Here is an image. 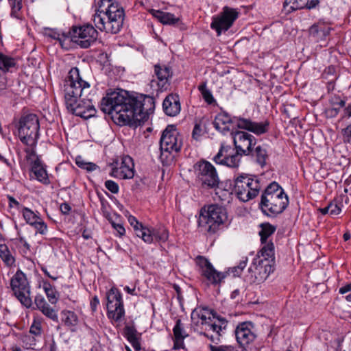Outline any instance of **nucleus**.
<instances>
[{"label": "nucleus", "instance_id": "1", "mask_svg": "<svg viewBox=\"0 0 351 351\" xmlns=\"http://www.w3.org/2000/svg\"><path fill=\"white\" fill-rule=\"evenodd\" d=\"M101 110L121 125L137 127L146 121L155 108L154 99L144 95H130L124 90L108 93L101 101Z\"/></svg>", "mask_w": 351, "mask_h": 351}, {"label": "nucleus", "instance_id": "2", "mask_svg": "<svg viewBox=\"0 0 351 351\" xmlns=\"http://www.w3.org/2000/svg\"><path fill=\"white\" fill-rule=\"evenodd\" d=\"M62 90L66 108L70 112L84 119L95 115L97 110L93 104V88L82 79L77 67L69 71Z\"/></svg>", "mask_w": 351, "mask_h": 351}, {"label": "nucleus", "instance_id": "3", "mask_svg": "<svg viewBox=\"0 0 351 351\" xmlns=\"http://www.w3.org/2000/svg\"><path fill=\"white\" fill-rule=\"evenodd\" d=\"M231 134L233 136L235 149L230 145L221 143L213 160L217 164L236 168L239 165L242 155H250L251 149L256 144V139L253 135L245 132L236 131Z\"/></svg>", "mask_w": 351, "mask_h": 351}, {"label": "nucleus", "instance_id": "4", "mask_svg": "<svg viewBox=\"0 0 351 351\" xmlns=\"http://www.w3.org/2000/svg\"><path fill=\"white\" fill-rule=\"evenodd\" d=\"M93 22L101 32L117 34L123 27L125 12L121 5L115 0L96 1Z\"/></svg>", "mask_w": 351, "mask_h": 351}, {"label": "nucleus", "instance_id": "5", "mask_svg": "<svg viewBox=\"0 0 351 351\" xmlns=\"http://www.w3.org/2000/svg\"><path fill=\"white\" fill-rule=\"evenodd\" d=\"M289 205V198L283 189L276 182L270 183L261 195L259 208L269 217L282 213Z\"/></svg>", "mask_w": 351, "mask_h": 351}, {"label": "nucleus", "instance_id": "6", "mask_svg": "<svg viewBox=\"0 0 351 351\" xmlns=\"http://www.w3.org/2000/svg\"><path fill=\"white\" fill-rule=\"evenodd\" d=\"M214 127L218 131L225 133L230 130V127L234 129L246 130L257 135L263 134L268 131L269 122L265 121L263 122H254L250 119H245L241 117H231L226 112L218 113L213 121Z\"/></svg>", "mask_w": 351, "mask_h": 351}, {"label": "nucleus", "instance_id": "7", "mask_svg": "<svg viewBox=\"0 0 351 351\" xmlns=\"http://www.w3.org/2000/svg\"><path fill=\"white\" fill-rule=\"evenodd\" d=\"M227 222L228 215L226 208L217 204L202 208L197 220L201 231L210 234L216 233L223 226L226 225Z\"/></svg>", "mask_w": 351, "mask_h": 351}, {"label": "nucleus", "instance_id": "8", "mask_svg": "<svg viewBox=\"0 0 351 351\" xmlns=\"http://www.w3.org/2000/svg\"><path fill=\"white\" fill-rule=\"evenodd\" d=\"M182 145V136L175 125H169L163 131L160 140V160L165 165H169Z\"/></svg>", "mask_w": 351, "mask_h": 351}, {"label": "nucleus", "instance_id": "9", "mask_svg": "<svg viewBox=\"0 0 351 351\" xmlns=\"http://www.w3.org/2000/svg\"><path fill=\"white\" fill-rule=\"evenodd\" d=\"M21 141L28 147H36L39 138L40 123L36 114H23L17 125Z\"/></svg>", "mask_w": 351, "mask_h": 351}, {"label": "nucleus", "instance_id": "10", "mask_svg": "<svg viewBox=\"0 0 351 351\" xmlns=\"http://www.w3.org/2000/svg\"><path fill=\"white\" fill-rule=\"evenodd\" d=\"M261 185L257 179L242 174L234 179V191L242 202L252 199L259 193Z\"/></svg>", "mask_w": 351, "mask_h": 351}, {"label": "nucleus", "instance_id": "11", "mask_svg": "<svg viewBox=\"0 0 351 351\" xmlns=\"http://www.w3.org/2000/svg\"><path fill=\"white\" fill-rule=\"evenodd\" d=\"M196 182L205 189H215L219 184V178L215 167L209 162L200 161L194 165Z\"/></svg>", "mask_w": 351, "mask_h": 351}, {"label": "nucleus", "instance_id": "12", "mask_svg": "<svg viewBox=\"0 0 351 351\" xmlns=\"http://www.w3.org/2000/svg\"><path fill=\"white\" fill-rule=\"evenodd\" d=\"M10 287L14 295L27 308L31 307L30 286L26 275L20 269L17 270L10 280Z\"/></svg>", "mask_w": 351, "mask_h": 351}, {"label": "nucleus", "instance_id": "13", "mask_svg": "<svg viewBox=\"0 0 351 351\" xmlns=\"http://www.w3.org/2000/svg\"><path fill=\"white\" fill-rule=\"evenodd\" d=\"M70 34V41L84 49L89 47L96 40L98 34L94 27L89 24L73 27Z\"/></svg>", "mask_w": 351, "mask_h": 351}, {"label": "nucleus", "instance_id": "14", "mask_svg": "<svg viewBox=\"0 0 351 351\" xmlns=\"http://www.w3.org/2000/svg\"><path fill=\"white\" fill-rule=\"evenodd\" d=\"M238 16L239 12L235 9L226 6L219 14L213 17L210 28L219 36L232 27Z\"/></svg>", "mask_w": 351, "mask_h": 351}, {"label": "nucleus", "instance_id": "15", "mask_svg": "<svg viewBox=\"0 0 351 351\" xmlns=\"http://www.w3.org/2000/svg\"><path fill=\"white\" fill-rule=\"evenodd\" d=\"M107 314L109 318L119 322L125 315L122 295L118 289L112 287L106 293Z\"/></svg>", "mask_w": 351, "mask_h": 351}, {"label": "nucleus", "instance_id": "16", "mask_svg": "<svg viewBox=\"0 0 351 351\" xmlns=\"http://www.w3.org/2000/svg\"><path fill=\"white\" fill-rule=\"evenodd\" d=\"M269 263V261L254 259L248 269L250 280L252 282L260 284L268 278L274 270V265Z\"/></svg>", "mask_w": 351, "mask_h": 351}, {"label": "nucleus", "instance_id": "17", "mask_svg": "<svg viewBox=\"0 0 351 351\" xmlns=\"http://www.w3.org/2000/svg\"><path fill=\"white\" fill-rule=\"evenodd\" d=\"M196 263L199 267L201 275L210 283L217 285L224 278L225 276L217 271L205 257L198 256L196 258Z\"/></svg>", "mask_w": 351, "mask_h": 351}, {"label": "nucleus", "instance_id": "18", "mask_svg": "<svg viewBox=\"0 0 351 351\" xmlns=\"http://www.w3.org/2000/svg\"><path fill=\"white\" fill-rule=\"evenodd\" d=\"M234 333L237 341L242 348L250 344L256 338L254 326L250 322L239 323Z\"/></svg>", "mask_w": 351, "mask_h": 351}, {"label": "nucleus", "instance_id": "19", "mask_svg": "<svg viewBox=\"0 0 351 351\" xmlns=\"http://www.w3.org/2000/svg\"><path fill=\"white\" fill-rule=\"evenodd\" d=\"M227 323V321L224 318H219L218 317H216L215 319L213 318L202 327L205 330L203 335L210 338L213 342L219 341L221 332L226 329Z\"/></svg>", "mask_w": 351, "mask_h": 351}, {"label": "nucleus", "instance_id": "20", "mask_svg": "<svg viewBox=\"0 0 351 351\" xmlns=\"http://www.w3.org/2000/svg\"><path fill=\"white\" fill-rule=\"evenodd\" d=\"M110 176L119 179H131L134 176V164L129 156H124L119 167H113Z\"/></svg>", "mask_w": 351, "mask_h": 351}, {"label": "nucleus", "instance_id": "21", "mask_svg": "<svg viewBox=\"0 0 351 351\" xmlns=\"http://www.w3.org/2000/svg\"><path fill=\"white\" fill-rule=\"evenodd\" d=\"M154 73L158 80L157 84L159 89L166 90L169 85V79L173 75L171 67L165 64H156L154 65Z\"/></svg>", "mask_w": 351, "mask_h": 351}, {"label": "nucleus", "instance_id": "22", "mask_svg": "<svg viewBox=\"0 0 351 351\" xmlns=\"http://www.w3.org/2000/svg\"><path fill=\"white\" fill-rule=\"evenodd\" d=\"M31 171L34 174L36 179L43 184H49L50 180L46 170V166L40 159V156H36L31 162Z\"/></svg>", "mask_w": 351, "mask_h": 351}, {"label": "nucleus", "instance_id": "23", "mask_svg": "<svg viewBox=\"0 0 351 351\" xmlns=\"http://www.w3.org/2000/svg\"><path fill=\"white\" fill-rule=\"evenodd\" d=\"M330 31L331 27L328 25L319 22L310 27L309 35L315 42H326Z\"/></svg>", "mask_w": 351, "mask_h": 351}, {"label": "nucleus", "instance_id": "24", "mask_svg": "<svg viewBox=\"0 0 351 351\" xmlns=\"http://www.w3.org/2000/svg\"><path fill=\"white\" fill-rule=\"evenodd\" d=\"M162 108L167 115L176 116L181 110L179 96L176 94H170L167 96L163 101Z\"/></svg>", "mask_w": 351, "mask_h": 351}, {"label": "nucleus", "instance_id": "25", "mask_svg": "<svg viewBox=\"0 0 351 351\" xmlns=\"http://www.w3.org/2000/svg\"><path fill=\"white\" fill-rule=\"evenodd\" d=\"M173 349L175 350L180 349H184V339L188 337V334L184 330L183 324L180 319H177L176 324L173 328Z\"/></svg>", "mask_w": 351, "mask_h": 351}, {"label": "nucleus", "instance_id": "26", "mask_svg": "<svg viewBox=\"0 0 351 351\" xmlns=\"http://www.w3.org/2000/svg\"><path fill=\"white\" fill-rule=\"evenodd\" d=\"M213 318H216V313L208 307L196 308L191 313V319L193 322L197 320V324L199 323V320H200V324L202 325V327L206 325V323H208V321H210Z\"/></svg>", "mask_w": 351, "mask_h": 351}, {"label": "nucleus", "instance_id": "27", "mask_svg": "<svg viewBox=\"0 0 351 351\" xmlns=\"http://www.w3.org/2000/svg\"><path fill=\"white\" fill-rule=\"evenodd\" d=\"M123 335L135 351H145L141 346V333L138 332L134 326H125Z\"/></svg>", "mask_w": 351, "mask_h": 351}, {"label": "nucleus", "instance_id": "28", "mask_svg": "<svg viewBox=\"0 0 351 351\" xmlns=\"http://www.w3.org/2000/svg\"><path fill=\"white\" fill-rule=\"evenodd\" d=\"M61 321L71 331H76L79 323L77 315L73 311L63 310L60 313Z\"/></svg>", "mask_w": 351, "mask_h": 351}, {"label": "nucleus", "instance_id": "29", "mask_svg": "<svg viewBox=\"0 0 351 351\" xmlns=\"http://www.w3.org/2000/svg\"><path fill=\"white\" fill-rule=\"evenodd\" d=\"M152 14L154 18L165 25H174L180 20L179 18L176 17L174 14L160 10H152Z\"/></svg>", "mask_w": 351, "mask_h": 351}, {"label": "nucleus", "instance_id": "30", "mask_svg": "<svg viewBox=\"0 0 351 351\" xmlns=\"http://www.w3.org/2000/svg\"><path fill=\"white\" fill-rule=\"evenodd\" d=\"M265 245L260 251L259 260L269 261L271 265H275L274 245L272 242L264 243Z\"/></svg>", "mask_w": 351, "mask_h": 351}, {"label": "nucleus", "instance_id": "31", "mask_svg": "<svg viewBox=\"0 0 351 351\" xmlns=\"http://www.w3.org/2000/svg\"><path fill=\"white\" fill-rule=\"evenodd\" d=\"M249 156L254 157L262 167L266 165V160L268 158L267 150L261 145L256 146L254 149L252 148Z\"/></svg>", "mask_w": 351, "mask_h": 351}, {"label": "nucleus", "instance_id": "32", "mask_svg": "<svg viewBox=\"0 0 351 351\" xmlns=\"http://www.w3.org/2000/svg\"><path fill=\"white\" fill-rule=\"evenodd\" d=\"M308 0H285L284 10L286 13H290L292 11L305 8Z\"/></svg>", "mask_w": 351, "mask_h": 351}, {"label": "nucleus", "instance_id": "33", "mask_svg": "<svg viewBox=\"0 0 351 351\" xmlns=\"http://www.w3.org/2000/svg\"><path fill=\"white\" fill-rule=\"evenodd\" d=\"M0 257L7 267H12L15 263V258L5 244H0Z\"/></svg>", "mask_w": 351, "mask_h": 351}, {"label": "nucleus", "instance_id": "34", "mask_svg": "<svg viewBox=\"0 0 351 351\" xmlns=\"http://www.w3.org/2000/svg\"><path fill=\"white\" fill-rule=\"evenodd\" d=\"M260 227L261 230L259 232V235L261 237V243H264L267 242L268 237L275 232L276 227L269 223H261Z\"/></svg>", "mask_w": 351, "mask_h": 351}, {"label": "nucleus", "instance_id": "35", "mask_svg": "<svg viewBox=\"0 0 351 351\" xmlns=\"http://www.w3.org/2000/svg\"><path fill=\"white\" fill-rule=\"evenodd\" d=\"M43 289L46 293L48 300L51 304H56L58 300V293L54 287L49 282H43Z\"/></svg>", "mask_w": 351, "mask_h": 351}, {"label": "nucleus", "instance_id": "36", "mask_svg": "<svg viewBox=\"0 0 351 351\" xmlns=\"http://www.w3.org/2000/svg\"><path fill=\"white\" fill-rule=\"evenodd\" d=\"M135 234L138 237L141 238L145 243H152V237L150 236V229L145 228L141 223L137 227H134Z\"/></svg>", "mask_w": 351, "mask_h": 351}, {"label": "nucleus", "instance_id": "37", "mask_svg": "<svg viewBox=\"0 0 351 351\" xmlns=\"http://www.w3.org/2000/svg\"><path fill=\"white\" fill-rule=\"evenodd\" d=\"M21 212L25 221L30 226L32 225L34 221L38 220L39 217H40L38 212L36 213L30 208L27 207H23Z\"/></svg>", "mask_w": 351, "mask_h": 351}, {"label": "nucleus", "instance_id": "38", "mask_svg": "<svg viewBox=\"0 0 351 351\" xmlns=\"http://www.w3.org/2000/svg\"><path fill=\"white\" fill-rule=\"evenodd\" d=\"M198 90L201 93L202 97L206 103L212 104L215 101L212 93L207 88L206 82L201 83L198 86Z\"/></svg>", "mask_w": 351, "mask_h": 351}, {"label": "nucleus", "instance_id": "39", "mask_svg": "<svg viewBox=\"0 0 351 351\" xmlns=\"http://www.w3.org/2000/svg\"><path fill=\"white\" fill-rule=\"evenodd\" d=\"M16 64L15 60L0 52V69L8 71Z\"/></svg>", "mask_w": 351, "mask_h": 351}, {"label": "nucleus", "instance_id": "40", "mask_svg": "<svg viewBox=\"0 0 351 351\" xmlns=\"http://www.w3.org/2000/svg\"><path fill=\"white\" fill-rule=\"evenodd\" d=\"M150 236L152 237V243L155 240L157 241L165 242L167 240L168 232L165 230H150Z\"/></svg>", "mask_w": 351, "mask_h": 351}, {"label": "nucleus", "instance_id": "41", "mask_svg": "<svg viewBox=\"0 0 351 351\" xmlns=\"http://www.w3.org/2000/svg\"><path fill=\"white\" fill-rule=\"evenodd\" d=\"M48 35L51 38L58 40L62 48H68V45L66 43V41L70 42V37L56 31H51Z\"/></svg>", "mask_w": 351, "mask_h": 351}, {"label": "nucleus", "instance_id": "42", "mask_svg": "<svg viewBox=\"0 0 351 351\" xmlns=\"http://www.w3.org/2000/svg\"><path fill=\"white\" fill-rule=\"evenodd\" d=\"M75 163L77 167L81 169L87 170L88 171H93L97 168V165L93 162L85 161L81 156H77L75 159Z\"/></svg>", "mask_w": 351, "mask_h": 351}, {"label": "nucleus", "instance_id": "43", "mask_svg": "<svg viewBox=\"0 0 351 351\" xmlns=\"http://www.w3.org/2000/svg\"><path fill=\"white\" fill-rule=\"evenodd\" d=\"M35 230L36 234H40L41 235H45L47 232V225L44 221V220L40 217H39L38 220H36L31 225Z\"/></svg>", "mask_w": 351, "mask_h": 351}, {"label": "nucleus", "instance_id": "44", "mask_svg": "<svg viewBox=\"0 0 351 351\" xmlns=\"http://www.w3.org/2000/svg\"><path fill=\"white\" fill-rule=\"evenodd\" d=\"M11 6L10 16L16 19L21 18V10L22 8V1H8Z\"/></svg>", "mask_w": 351, "mask_h": 351}, {"label": "nucleus", "instance_id": "45", "mask_svg": "<svg viewBox=\"0 0 351 351\" xmlns=\"http://www.w3.org/2000/svg\"><path fill=\"white\" fill-rule=\"evenodd\" d=\"M21 340L22 341L23 347L25 349L33 348V347L36 344V337L32 335L29 333L23 335L21 337Z\"/></svg>", "mask_w": 351, "mask_h": 351}, {"label": "nucleus", "instance_id": "46", "mask_svg": "<svg viewBox=\"0 0 351 351\" xmlns=\"http://www.w3.org/2000/svg\"><path fill=\"white\" fill-rule=\"evenodd\" d=\"M46 317L52 319L54 322H58V315L56 311L51 308L48 304L44 306H41L39 309Z\"/></svg>", "mask_w": 351, "mask_h": 351}, {"label": "nucleus", "instance_id": "47", "mask_svg": "<svg viewBox=\"0 0 351 351\" xmlns=\"http://www.w3.org/2000/svg\"><path fill=\"white\" fill-rule=\"evenodd\" d=\"M29 334L35 337L40 336L42 334L41 322L39 320L34 319L29 328Z\"/></svg>", "mask_w": 351, "mask_h": 351}, {"label": "nucleus", "instance_id": "48", "mask_svg": "<svg viewBox=\"0 0 351 351\" xmlns=\"http://www.w3.org/2000/svg\"><path fill=\"white\" fill-rule=\"evenodd\" d=\"M203 134L204 130L201 122L195 123L192 132V138L196 141H199Z\"/></svg>", "mask_w": 351, "mask_h": 351}, {"label": "nucleus", "instance_id": "49", "mask_svg": "<svg viewBox=\"0 0 351 351\" xmlns=\"http://www.w3.org/2000/svg\"><path fill=\"white\" fill-rule=\"evenodd\" d=\"M106 188L114 194L119 193V187L117 183L112 180H107L105 182Z\"/></svg>", "mask_w": 351, "mask_h": 351}, {"label": "nucleus", "instance_id": "50", "mask_svg": "<svg viewBox=\"0 0 351 351\" xmlns=\"http://www.w3.org/2000/svg\"><path fill=\"white\" fill-rule=\"evenodd\" d=\"M328 206L330 210V215H337L341 211L340 206L337 202H330Z\"/></svg>", "mask_w": 351, "mask_h": 351}, {"label": "nucleus", "instance_id": "51", "mask_svg": "<svg viewBox=\"0 0 351 351\" xmlns=\"http://www.w3.org/2000/svg\"><path fill=\"white\" fill-rule=\"evenodd\" d=\"M344 142L351 143V123L342 130Z\"/></svg>", "mask_w": 351, "mask_h": 351}, {"label": "nucleus", "instance_id": "52", "mask_svg": "<svg viewBox=\"0 0 351 351\" xmlns=\"http://www.w3.org/2000/svg\"><path fill=\"white\" fill-rule=\"evenodd\" d=\"M34 302L38 309H40L41 306H44L46 304H47L44 297L42 295H37L35 297Z\"/></svg>", "mask_w": 351, "mask_h": 351}, {"label": "nucleus", "instance_id": "53", "mask_svg": "<svg viewBox=\"0 0 351 351\" xmlns=\"http://www.w3.org/2000/svg\"><path fill=\"white\" fill-rule=\"evenodd\" d=\"M25 152L27 154V160H34L32 158L34 157L36 158V156H38L36 154L35 151V147H29V148H27L25 149Z\"/></svg>", "mask_w": 351, "mask_h": 351}, {"label": "nucleus", "instance_id": "54", "mask_svg": "<svg viewBox=\"0 0 351 351\" xmlns=\"http://www.w3.org/2000/svg\"><path fill=\"white\" fill-rule=\"evenodd\" d=\"M99 304V300L97 295H95L90 302V308L93 313L96 312L97 306Z\"/></svg>", "mask_w": 351, "mask_h": 351}, {"label": "nucleus", "instance_id": "55", "mask_svg": "<svg viewBox=\"0 0 351 351\" xmlns=\"http://www.w3.org/2000/svg\"><path fill=\"white\" fill-rule=\"evenodd\" d=\"M230 346H209L210 351H228Z\"/></svg>", "mask_w": 351, "mask_h": 351}, {"label": "nucleus", "instance_id": "56", "mask_svg": "<svg viewBox=\"0 0 351 351\" xmlns=\"http://www.w3.org/2000/svg\"><path fill=\"white\" fill-rule=\"evenodd\" d=\"M60 209L63 215H67L70 213L71 207L68 203L64 202L60 204Z\"/></svg>", "mask_w": 351, "mask_h": 351}, {"label": "nucleus", "instance_id": "57", "mask_svg": "<svg viewBox=\"0 0 351 351\" xmlns=\"http://www.w3.org/2000/svg\"><path fill=\"white\" fill-rule=\"evenodd\" d=\"M8 199L10 207H15V208L19 209L20 207L21 206L20 203L12 196L8 195Z\"/></svg>", "mask_w": 351, "mask_h": 351}, {"label": "nucleus", "instance_id": "58", "mask_svg": "<svg viewBox=\"0 0 351 351\" xmlns=\"http://www.w3.org/2000/svg\"><path fill=\"white\" fill-rule=\"evenodd\" d=\"M112 225L113 228L117 231L120 236H122L125 234V230L121 224L115 223L113 222L112 223Z\"/></svg>", "mask_w": 351, "mask_h": 351}, {"label": "nucleus", "instance_id": "59", "mask_svg": "<svg viewBox=\"0 0 351 351\" xmlns=\"http://www.w3.org/2000/svg\"><path fill=\"white\" fill-rule=\"evenodd\" d=\"M17 240L20 243H21L23 247L25 248V250H24L25 253H27V252L30 251V245L26 241L24 237H19Z\"/></svg>", "mask_w": 351, "mask_h": 351}, {"label": "nucleus", "instance_id": "60", "mask_svg": "<svg viewBox=\"0 0 351 351\" xmlns=\"http://www.w3.org/2000/svg\"><path fill=\"white\" fill-rule=\"evenodd\" d=\"M319 3V0H308V3L306 6H305V8H307L308 10L315 8Z\"/></svg>", "mask_w": 351, "mask_h": 351}, {"label": "nucleus", "instance_id": "61", "mask_svg": "<svg viewBox=\"0 0 351 351\" xmlns=\"http://www.w3.org/2000/svg\"><path fill=\"white\" fill-rule=\"evenodd\" d=\"M351 291V282L349 283V284H347L343 287H341L339 290V293L341 294H344L348 291Z\"/></svg>", "mask_w": 351, "mask_h": 351}, {"label": "nucleus", "instance_id": "62", "mask_svg": "<svg viewBox=\"0 0 351 351\" xmlns=\"http://www.w3.org/2000/svg\"><path fill=\"white\" fill-rule=\"evenodd\" d=\"M247 262V258L244 257L243 259L240 261L239 264L237 266V269H239L240 271H243V269L246 267Z\"/></svg>", "mask_w": 351, "mask_h": 351}, {"label": "nucleus", "instance_id": "63", "mask_svg": "<svg viewBox=\"0 0 351 351\" xmlns=\"http://www.w3.org/2000/svg\"><path fill=\"white\" fill-rule=\"evenodd\" d=\"M130 224L133 226V227H137L140 225V223H138V221L136 220V219L133 217V216H130L128 219Z\"/></svg>", "mask_w": 351, "mask_h": 351}, {"label": "nucleus", "instance_id": "64", "mask_svg": "<svg viewBox=\"0 0 351 351\" xmlns=\"http://www.w3.org/2000/svg\"><path fill=\"white\" fill-rule=\"evenodd\" d=\"M344 114H345V116H346L348 117H351V104H349L348 106H346L344 108Z\"/></svg>", "mask_w": 351, "mask_h": 351}]
</instances>
